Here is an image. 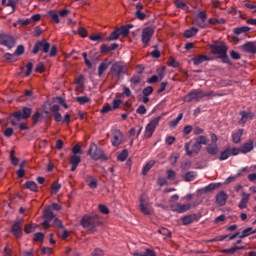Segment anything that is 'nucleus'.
<instances>
[{
    "label": "nucleus",
    "instance_id": "1",
    "mask_svg": "<svg viewBox=\"0 0 256 256\" xmlns=\"http://www.w3.org/2000/svg\"><path fill=\"white\" fill-rule=\"evenodd\" d=\"M81 225L86 230V233L91 234L97 231V227H101L103 222L97 215H86L81 219Z\"/></svg>",
    "mask_w": 256,
    "mask_h": 256
},
{
    "label": "nucleus",
    "instance_id": "2",
    "mask_svg": "<svg viewBox=\"0 0 256 256\" xmlns=\"http://www.w3.org/2000/svg\"><path fill=\"white\" fill-rule=\"evenodd\" d=\"M129 71V68L127 67V64L124 62H116L112 64L110 68V73L113 77L117 78V81H122L124 79L125 75H127Z\"/></svg>",
    "mask_w": 256,
    "mask_h": 256
},
{
    "label": "nucleus",
    "instance_id": "3",
    "mask_svg": "<svg viewBox=\"0 0 256 256\" xmlns=\"http://www.w3.org/2000/svg\"><path fill=\"white\" fill-rule=\"evenodd\" d=\"M31 113H33V110L29 107H23L22 112H14L12 115L9 116V121L13 125H17L18 121H21V119H29L31 117Z\"/></svg>",
    "mask_w": 256,
    "mask_h": 256
},
{
    "label": "nucleus",
    "instance_id": "4",
    "mask_svg": "<svg viewBox=\"0 0 256 256\" xmlns=\"http://www.w3.org/2000/svg\"><path fill=\"white\" fill-rule=\"evenodd\" d=\"M89 155L91 159L94 161H107L109 159L107 155H105V151L97 146V144L92 143L89 148Z\"/></svg>",
    "mask_w": 256,
    "mask_h": 256
},
{
    "label": "nucleus",
    "instance_id": "5",
    "mask_svg": "<svg viewBox=\"0 0 256 256\" xmlns=\"http://www.w3.org/2000/svg\"><path fill=\"white\" fill-rule=\"evenodd\" d=\"M51 49V44L47 42V40L43 39L40 41H37L32 49V53L34 55H37L40 51L43 53H49V50Z\"/></svg>",
    "mask_w": 256,
    "mask_h": 256
},
{
    "label": "nucleus",
    "instance_id": "6",
    "mask_svg": "<svg viewBox=\"0 0 256 256\" xmlns=\"http://www.w3.org/2000/svg\"><path fill=\"white\" fill-rule=\"evenodd\" d=\"M159 121H161V116L153 118L150 123H148L145 127V137L146 139H150V137L153 136V133L155 132V129H157V125H159Z\"/></svg>",
    "mask_w": 256,
    "mask_h": 256
},
{
    "label": "nucleus",
    "instance_id": "7",
    "mask_svg": "<svg viewBox=\"0 0 256 256\" xmlns=\"http://www.w3.org/2000/svg\"><path fill=\"white\" fill-rule=\"evenodd\" d=\"M155 35V28L151 26H147L144 29H142V43L144 47H147L149 43H151V38Z\"/></svg>",
    "mask_w": 256,
    "mask_h": 256
},
{
    "label": "nucleus",
    "instance_id": "8",
    "mask_svg": "<svg viewBox=\"0 0 256 256\" xmlns=\"http://www.w3.org/2000/svg\"><path fill=\"white\" fill-rule=\"evenodd\" d=\"M186 103H191V101H201L203 99V90L195 89L189 92L184 97Z\"/></svg>",
    "mask_w": 256,
    "mask_h": 256
},
{
    "label": "nucleus",
    "instance_id": "9",
    "mask_svg": "<svg viewBox=\"0 0 256 256\" xmlns=\"http://www.w3.org/2000/svg\"><path fill=\"white\" fill-rule=\"evenodd\" d=\"M21 225H23V219L15 220L11 228L12 235L17 237V239H21V237H23V228Z\"/></svg>",
    "mask_w": 256,
    "mask_h": 256
},
{
    "label": "nucleus",
    "instance_id": "10",
    "mask_svg": "<svg viewBox=\"0 0 256 256\" xmlns=\"http://www.w3.org/2000/svg\"><path fill=\"white\" fill-rule=\"evenodd\" d=\"M139 209L143 215H151V207L149 206V202H147V197L145 195H141L139 199Z\"/></svg>",
    "mask_w": 256,
    "mask_h": 256
},
{
    "label": "nucleus",
    "instance_id": "11",
    "mask_svg": "<svg viewBox=\"0 0 256 256\" xmlns=\"http://www.w3.org/2000/svg\"><path fill=\"white\" fill-rule=\"evenodd\" d=\"M15 38L13 36L7 34H0V45H4L9 49H13L15 47Z\"/></svg>",
    "mask_w": 256,
    "mask_h": 256
},
{
    "label": "nucleus",
    "instance_id": "12",
    "mask_svg": "<svg viewBox=\"0 0 256 256\" xmlns=\"http://www.w3.org/2000/svg\"><path fill=\"white\" fill-rule=\"evenodd\" d=\"M253 233H256V230H253V228L249 227L243 230L242 232H236L229 237V241H233V239H245V237H249V235H253Z\"/></svg>",
    "mask_w": 256,
    "mask_h": 256
},
{
    "label": "nucleus",
    "instance_id": "13",
    "mask_svg": "<svg viewBox=\"0 0 256 256\" xmlns=\"http://www.w3.org/2000/svg\"><path fill=\"white\" fill-rule=\"evenodd\" d=\"M240 152L241 150H239L238 148H227L226 150L221 152L219 156V161H227L228 158L233 157Z\"/></svg>",
    "mask_w": 256,
    "mask_h": 256
},
{
    "label": "nucleus",
    "instance_id": "14",
    "mask_svg": "<svg viewBox=\"0 0 256 256\" xmlns=\"http://www.w3.org/2000/svg\"><path fill=\"white\" fill-rule=\"evenodd\" d=\"M239 115L241 116V119L238 121L239 125H245L247 121H253L255 119V113L251 111H240Z\"/></svg>",
    "mask_w": 256,
    "mask_h": 256
},
{
    "label": "nucleus",
    "instance_id": "15",
    "mask_svg": "<svg viewBox=\"0 0 256 256\" xmlns=\"http://www.w3.org/2000/svg\"><path fill=\"white\" fill-rule=\"evenodd\" d=\"M210 49L214 55H218L219 59L227 53V46L225 45L212 44L210 45Z\"/></svg>",
    "mask_w": 256,
    "mask_h": 256
},
{
    "label": "nucleus",
    "instance_id": "16",
    "mask_svg": "<svg viewBox=\"0 0 256 256\" xmlns=\"http://www.w3.org/2000/svg\"><path fill=\"white\" fill-rule=\"evenodd\" d=\"M185 151H186V155L188 157H191V155H193V153H199V151H201V146L199 145V143L196 141L192 147H191V142L185 143Z\"/></svg>",
    "mask_w": 256,
    "mask_h": 256
},
{
    "label": "nucleus",
    "instance_id": "17",
    "mask_svg": "<svg viewBox=\"0 0 256 256\" xmlns=\"http://www.w3.org/2000/svg\"><path fill=\"white\" fill-rule=\"evenodd\" d=\"M123 142V132L121 130H115L112 134L111 143L113 147H119Z\"/></svg>",
    "mask_w": 256,
    "mask_h": 256
},
{
    "label": "nucleus",
    "instance_id": "18",
    "mask_svg": "<svg viewBox=\"0 0 256 256\" xmlns=\"http://www.w3.org/2000/svg\"><path fill=\"white\" fill-rule=\"evenodd\" d=\"M79 163H81V156L72 155L70 157V165H72V167H71L72 172L77 171V167H78Z\"/></svg>",
    "mask_w": 256,
    "mask_h": 256
},
{
    "label": "nucleus",
    "instance_id": "19",
    "mask_svg": "<svg viewBox=\"0 0 256 256\" xmlns=\"http://www.w3.org/2000/svg\"><path fill=\"white\" fill-rule=\"evenodd\" d=\"M243 51L245 53H251L252 55L256 54V46L253 42H247L242 46Z\"/></svg>",
    "mask_w": 256,
    "mask_h": 256
},
{
    "label": "nucleus",
    "instance_id": "20",
    "mask_svg": "<svg viewBox=\"0 0 256 256\" xmlns=\"http://www.w3.org/2000/svg\"><path fill=\"white\" fill-rule=\"evenodd\" d=\"M216 203L220 207H223L225 203H227V194L225 192L221 191L216 195Z\"/></svg>",
    "mask_w": 256,
    "mask_h": 256
},
{
    "label": "nucleus",
    "instance_id": "21",
    "mask_svg": "<svg viewBox=\"0 0 256 256\" xmlns=\"http://www.w3.org/2000/svg\"><path fill=\"white\" fill-rule=\"evenodd\" d=\"M112 62H108L107 60H104L103 62L100 63L98 66V77H103V73L109 69V66L111 65Z\"/></svg>",
    "mask_w": 256,
    "mask_h": 256
},
{
    "label": "nucleus",
    "instance_id": "22",
    "mask_svg": "<svg viewBox=\"0 0 256 256\" xmlns=\"http://www.w3.org/2000/svg\"><path fill=\"white\" fill-rule=\"evenodd\" d=\"M194 221H199L197 214H190L182 218L183 225H191V223H194Z\"/></svg>",
    "mask_w": 256,
    "mask_h": 256
},
{
    "label": "nucleus",
    "instance_id": "23",
    "mask_svg": "<svg viewBox=\"0 0 256 256\" xmlns=\"http://www.w3.org/2000/svg\"><path fill=\"white\" fill-rule=\"evenodd\" d=\"M205 61H211V58L207 55H198L192 59L194 65H201V63H205Z\"/></svg>",
    "mask_w": 256,
    "mask_h": 256
},
{
    "label": "nucleus",
    "instance_id": "24",
    "mask_svg": "<svg viewBox=\"0 0 256 256\" xmlns=\"http://www.w3.org/2000/svg\"><path fill=\"white\" fill-rule=\"evenodd\" d=\"M43 217H44V219H46L48 221H53V219H55V214L51 210V206L44 208Z\"/></svg>",
    "mask_w": 256,
    "mask_h": 256
},
{
    "label": "nucleus",
    "instance_id": "25",
    "mask_svg": "<svg viewBox=\"0 0 256 256\" xmlns=\"http://www.w3.org/2000/svg\"><path fill=\"white\" fill-rule=\"evenodd\" d=\"M118 47H119V44L117 43H113L110 46L103 44L100 50H101V53H111V51H115V49H117Z\"/></svg>",
    "mask_w": 256,
    "mask_h": 256
},
{
    "label": "nucleus",
    "instance_id": "26",
    "mask_svg": "<svg viewBox=\"0 0 256 256\" xmlns=\"http://www.w3.org/2000/svg\"><path fill=\"white\" fill-rule=\"evenodd\" d=\"M197 33H199V28L191 27L184 31V37H186V39H191V37H195Z\"/></svg>",
    "mask_w": 256,
    "mask_h": 256
},
{
    "label": "nucleus",
    "instance_id": "27",
    "mask_svg": "<svg viewBox=\"0 0 256 256\" xmlns=\"http://www.w3.org/2000/svg\"><path fill=\"white\" fill-rule=\"evenodd\" d=\"M241 137H243V129H238L232 133L233 143H241Z\"/></svg>",
    "mask_w": 256,
    "mask_h": 256
},
{
    "label": "nucleus",
    "instance_id": "28",
    "mask_svg": "<svg viewBox=\"0 0 256 256\" xmlns=\"http://www.w3.org/2000/svg\"><path fill=\"white\" fill-rule=\"evenodd\" d=\"M254 145L253 141L246 142L242 145L240 151L241 153H250V151H253Z\"/></svg>",
    "mask_w": 256,
    "mask_h": 256
},
{
    "label": "nucleus",
    "instance_id": "29",
    "mask_svg": "<svg viewBox=\"0 0 256 256\" xmlns=\"http://www.w3.org/2000/svg\"><path fill=\"white\" fill-rule=\"evenodd\" d=\"M250 195L247 193H243V197L238 205L239 209H247V203H249Z\"/></svg>",
    "mask_w": 256,
    "mask_h": 256
},
{
    "label": "nucleus",
    "instance_id": "30",
    "mask_svg": "<svg viewBox=\"0 0 256 256\" xmlns=\"http://www.w3.org/2000/svg\"><path fill=\"white\" fill-rule=\"evenodd\" d=\"M24 187L26 189H29L30 191H33L34 193H37V191H39V187L37 186V183H35V181H27L24 184Z\"/></svg>",
    "mask_w": 256,
    "mask_h": 256
},
{
    "label": "nucleus",
    "instance_id": "31",
    "mask_svg": "<svg viewBox=\"0 0 256 256\" xmlns=\"http://www.w3.org/2000/svg\"><path fill=\"white\" fill-rule=\"evenodd\" d=\"M248 31H251L249 26H241L234 28L233 33L234 35H243V33H248Z\"/></svg>",
    "mask_w": 256,
    "mask_h": 256
},
{
    "label": "nucleus",
    "instance_id": "32",
    "mask_svg": "<svg viewBox=\"0 0 256 256\" xmlns=\"http://www.w3.org/2000/svg\"><path fill=\"white\" fill-rule=\"evenodd\" d=\"M243 249H245V246H234V247L222 250V253H225L226 255H233L235 251H241Z\"/></svg>",
    "mask_w": 256,
    "mask_h": 256
},
{
    "label": "nucleus",
    "instance_id": "33",
    "mask_svg": "<svg viewBox=\"0 0 256 256\" xmlns=\"http://www.w3.org/2000/svg\"><path fill=\"white\" fill-rule=\"evenodd\" d=\"M206 151L208 155H217V153H219V147L215 144H209L206 147Z\"/></svg>",
    "mask_w": 256,
    "mask_h": 256
},
{
    "label": "nucleus",
    "instance_id": "34",
    "mask_svg": "<svg viewBox=\"0 0 256 256\" xmlns=\"http://www.w3.org/2000/svg\"><path fill=\"white\" fill-rule=\"evenodd\" d=\"M195 179H197V172H195V171L187 172L184 175V181H186V182L195 181Z\"/></svg>",
    "mask_w": 256,
    "mask_h": 256
},
{
    "label": "nucleus",
    "instance_id": "35",
    "mask_svg": "<svg viewBox=\"0 0 256 256\" xmlns=\"http://www.w3.org/2000/svg\"><path fill=\"white\" fill-rule=\"evenodd\" d=\"M132 255L133 256H157V253H155L153 250L147 248L144 253L134 252Z\"/></svg>",
    "mask_w": 256,
    "mask_h": 256
},
{
    "label": "nucleus",
    "instance_id": "36",
    "mask_svg": "<svg viewBox=\"0 0 256 256\" xmlns=\"http://www.w3.org/2000/svg\"><path fill=\"white\" fill-rule=\"evenodd\" d=\"M217 187H219L218 184L216 183H210L208 184L206 187L200 189L201 193H209L211 191H214V189H217Z\"/></svg>",
    "mask_w": 256,
    "mask_h": 256
},
{
    "label": "nucleus",
    "instance_id": "37",
    "mask_svg": "<svg viewBox=\"0 0 256 256\" xmlns=\"http://www.w3.org/2000/svg\"><path fill=\"white\" fill-rule=\"evenodd\" d=\"M47 17H51L54 23H60L59 14H57L55 10H49L47 13Z\"/></svg>",
    "mask_w": 256,
    "mask_h": 256
},
{
    "label": "nucleus",
    "instance_id": "38",
    "mask_svg": "<svg viewBox=\"0 0 256 256\" xmlns=\"http://www.w3.org/2000/svg\"><path fill=\"white\" fill-rule=\"evenodd\" d=\"M155 165V160L149 161L142 169V175H147L149 171H151V168Z\"/></svg>",
    "mask_w": 256,
    "mask_h": 256
},
{
    "label": "nucleus",
    "instance_id": "39",
    "mask_svg": "<svg viewBox=\"0 0 256 256\" xmlns=\"http://www.w3.org/2000/svg\"><path fill=\"white\" fill-rule=\"evenodd\" d=\"M76 101L80 105H86V103H91V99H89V97L87 96H78L76 97Z\"/></svg>",
    "mask_w": 256,
    "mask_h": 256
},
{
    "label": "nucleus",
    "instance_id": "40",
    "mask_svg": "<svg viewBox=\"0 0 256 256\" xmlns=\"http://www.w3.org/2000/svg\"><path fill=\"white\" fill-rule=\"evenodd\" d=\"M121 36L119 29L113 31L111 33V35L109 37L106 38V41H115L117 39H119V37Z\"/></svg>",
    "mask_w": 256,
    "mask_h": 256
},
{
    "label": "nucleus",
    "instance_id": "41",
    "mask_svg": "<svg viewBox=\"0 0 256 256\" xmlns=\"http://www.w3.org/2000/svg\"><path fill=\"white\" fill-rule=\"evenodd\" d=\"M196 141L198 142V144H199L200 146H202V145H208V144H209V138H207V136H203V135L199 136V137L196 139Z\"/></svg>",
    "mask_w": 256,
    "mask_h": 256
},
{
    "label": "nucleus",
    "instance_id": "42",
    "mask_svg": "<svg viewBox=\"0 0 256 256\" xmlns=\"http://www.w3.org/2000/svg\"><path fill=\"white\" fill-rule=\"evenodd\" d=\"M44 239H45V234H43L42 232H36L34 234V241H36V243H43Z\"/></svg>",
    "mask_w": 256,
    "mask_h": 256
},
{
    "label": "nucleus",
    "instance_id": "43",
    "mask_svg": "<svg viewBox=\"0 0 256 256\" xmlns=\"http://www.w3.org/2000/svg\"><path fill=\"white\" fill-rule=\"evenodd\" d=\"M181 119H183V113L178 114V116L174 120L170 121V127H177Z\"/></svg>",
    "mask_w": 256,
    "mask_h": 256
},
{
    "label": "nucleus",
    "instance_id": "44",
    "mask_svg": "<svg viewBox=\"0 0 256 256\" xmlns=\"http://www.w3.org/2000/svg\"><path fill=\"white\" fill-rule=\"evenodd\" d=\"M10 161L14 166L19 165V158L15 157V150H11L10 152Z\"/></svg>",
    "mask_w": 256,
    "mask_h": 256
},
{
    "label": "nucleus",
    "instance_id": "45",
    "mask_svg": "<svg viewBox=\"0 0 256 256\" xmlns=\"http://www.w3.org/2000/svg\"><path fill=\"white\" fill-rule=\"evenodd\" d=\"M129 157V152L127 149L122 150V152L117 156L118 161H125Z\"/></svg>",
    "mask_w": 256,
    "mask_h": 256
},
{
    "label": "nucleus",
    "instance_id": "46",
    "mask_svg": "<svg viewBox=\"0 0 256 256\" xmlns=\"http://www.w3.org/2000/svg\"><path fill=\"white\" fill-rule=\"evenodd\" d=\"M35 229H37V225L35 224H26L24 231L25 233L29 234V233H33V231H35Z\"/></svg>",
    "mask_w": 256,
    "mask_h": 256
},
{
    "label": "nucleus",
    "instance_id": "47",
    "mask_svg": "<svg viewBox=\"0 0 256 256\" xmlns=\"http://www.w3.org/2000/svg\"><path fill=\"white\" fill-rule=\"evenodd\" d=\"M82 57L84 59V63L86 65V67H88V69H93V64L91 63V61L87 58V52H83L82 53Z\"/></svg>",
    "mask_w": 256,
    "mask_h": 256
},
{
    "label": "nucleus",
    "instance_id": "48",
    "mask_svg": "<svg viewBox=\"0 0 256 256\" xmlns=\"http://www.w3.org/2000/svg\"><path fill=\"white\" fill-rule=\"evenodd\" d=\"M118 31H119L120 35H122L123 37L129 36V28L126 26H121L120 28H118Z\"/></svg>",
    "mask_w": 256,
    "mask_h": 256
},
{
    "label": "nucleus",
    "instance_id": "49",
    "mask_svg": "<svg viewBox=\"0 0 256 256\" xmlns=\"http://www.w3.org/2000/svg\"><path fill=\"white\" fill-rule=\"evenodd\" d=\"M135 17L139 19V21H145L147 19V14L143 13L141 10L135 12Z\"/></svg>",
    "mask_w": 256,
    "mask_h": 256
},
{
    "label": "nucleus",
    "instance_id": "50",
    "mask_svg": "<svg viewBox=\"0 0 256 256\" xmlns=\"http://www.w3.org/2000/svg\"><path fill=\"white\" fill-rule=\"evenodd\" d=\"M189 209H191V204L187 203V204H179V213H185L187 211H189Z\"/></svg>",
    "mask_w": 256,
    "mask_h": 256
},
{
    "label": "nucleus",
    "instance_id": "51",
    "mask_svg": "<svg viewBox=\"0 0 256 256\" xmlns=\"http://www.w3.org/2000/svg\"><path fill=\"white\" fill-rule=\"evenodd\" d=\"M41 117H43V115L40 112H36L32 116L33 125H37V123H39V120L41 119Z\"/></svg>",
    "mask_w": 256,
    "mask_h": 256
},
{
    "label": "nucleus",
    "instance_id": "52",
    "mask_svg": "<svg viewBox=\"0 0 256 256\" xmlns=\"http://www.w3.org/2000/svg\"><path fill=\"white\" fill-rule=\"evenodd\" d=\"M153 93V87L147 86L146 88L143 89L142 94L144 97H149Z\"/></svg>",
    "mask_w": 256,
    "mask_h": 256
},
{
    "label": "nucleus",
    "instance_id": "53",
    "mask_svg": "<svg viewBox=\"0 0 256 256\" xmlns=\"http://www.w3.org/2000/svg\"><path fill=\"white\" fill-rule=\"evenodd\" d=\"M72 153H73V155H81V153H83V150H81V145L76 144V145L72 148Z\"/></svg>",
    "mask_w": 256,
    "mask_h": 256
},
{
    "label": "nucleus",
    "instance_id": "54",
    "mask_svg": "<svg viewBox=\"0 0 256 256\" xmlns=\"http://www.w3.org/2000/svg\"><path fill=\"white\" fill-rule=\"evenodd\" d=\"M168 67H173V68H177L179 67V62H177V60L170 58L167 62Z\"/></svg>",
    "mask_w": 256,
    "mask_h": 256
},
{
    "label": "nucleus",
    "instance_id": "55",
    "mask_svg": "<svg viewBox=\"0 0 256 256\" xmlns=\"http://www.w3.org/2000/svg\"><path fill=\"white\" fill-rule=\"evenodd\" d=\"M230 57L231 59H234V61H239V59H241V54H239L237 51L232 50L230 52Z\"/></svg>",
    "mask_w": 256,
    "mask_h": 256
},
{
    "label": "nucleus",
    "instance_id": "56",
    "mask_svg": "<svg viewBox=\"0 0 256 256\" xmlns=\"http://www.w3.org/2000/svg\"><path fill=\"white\" fill-rule=\"evenodd\" d=\"M26 73H25V77H29V75H31L32 71H33V64L32 62H28L26 65Z\"/></svg>",
    "mask_w": 256,
    "mask_h": 256
},
{
    "label": "nucleus",
    "instance_id": "57",
    "mask_svg": "<svg viewBox=\"0 0 256 256\" xmlns=\"http://www.w3.org/2000/svg\"><path fill=\"white\" fill-rule=\"evenodd\" d=\"M58 234L62 237V239H67V237H69V232L65 229V227L58 230Z\"/></svg>",
    "mask_w": 256,
    "mask_h": 256
},
{
    "label": "nucleus",
    "instance_id": "58",
    "mask_svg": "<svg viewBox=\"0 0 256 256\" xmlns=\"http://www.w3.org/2000/svg\"><path fill=\"white\" fill-rule=\"evenodd\" d=\"M130 83H132V85H139V83H141V76H133L130 78Z\"/></svg>",
    "mask_w": 256,
    "mask_h": 256
},
{
    "label": "nucleus",
    "instance_id": "59",
    "mask_svg": "<svg viewBox=\"0 0 256 256\" xmlns=\"http://www.w3.org/2000/svg\"><path fill=\"white\" fill-rule=\"evenodd\" d=\"M175 5L178 9H183V10L187 9V4L181 0H177L175 2Z\"/></svg>",
    "mask_w": 256,
    "mask_h": 256
},
{
    "label": "nucleus",
    "instance_id": "60",
    "mask_svg": "<svg viewBox=\"0 0 256 256\" xmlns=\"http://www.w3.org/2000/svg\"><path fill=\"white\" fill-rule=\"evenodd\" d=\"M53 226L57 227V229H63V222H61V220H59V218H54V222H53Z\"/></svg>",
    "mask_w": 256,
    "mask_h": 256
},
{
    "label": "nucleus",
    "instance_id": "61",
    "mask_svg": "<svg viewBox=\"0 0 256 256\" xmlns=\"http://www.w3.org/2000/svg\"><path fill=\"white\" fill-rule=\"evenodd\" d=\"M98 209H99L100 213H103V215H109V208H107L105 205L100 204L98 206Z\"/></svg>",
    "mask_w": 256,
    "mask_h": 256
},
{
    "label": "nucleus",
    "instance_id": "62",
    "mask_svg": "<svg viewBox=\"0 0 256 256\" xmlns=\"http://www.w3.org/2000/svg\"><path fill=\"white\" fill-rule=\"evenodd\" d=\"M23 53H25V47L23 45H19L16 48V51L14 52V56L15 55H23Z\"/></svg>",
    "mask_w": 256,
    "mask_h": 256
},
{
    "label": "nucleus",
    "instance_id": "63",
    "mask_svg": "<svg viewBox=\"0 0 256 256\" xmlns=\"http://www.w3.org/2000/svg\"><path fill=\"white\" fill-rule=\"evenodd\" d=\"M88 186L90 189H97V178H92V180L88 182Z\"/></svg>",
    "mask_w": 256,
    "mask_h": 256
},
{
    "label": "nucleus",
    "instance_id": "64",
    "mask_svg": "<svg viewBox=\"0 0 256 256\" xmlns=\"http://www.w3.org/2000/svg\"><path fill=\"white\" fill-rule=\"evenodd\" d=\"M104 252L101 248H96L93 252H92V256H103Z\"/></svg>",
    "mask_w": 256,
    "mask_h": 256
}]
</instances>
